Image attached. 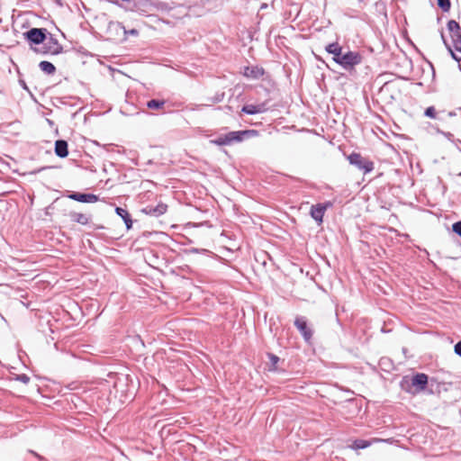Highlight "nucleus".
Segmentation results:
<instances>
[{
  "label": "nucleus",
  "mask_w": 461,
  "mask_h": 461,
  "mask_svg": "<svg viewBox=\"0 0 461 461\" xmlns=\"http://www.w3.org/2000/svg\"><path fill=\"white\" fill-rule=\"evenodd\" d=\"M326 50L333 55V60L345 69H350L361 62V56L356 51L342 53V48L339 43L333 42L326 46Z\"/></svg>",
  "instance_id": "1"
},
{
  "label": "nucleus",
  "mask_w": 461,
  "mask_h": 461,
  "mask_svg": "<svg viewBox=\"0 0 461 461\" xmlns=\"http://www.w3.org/2000/svg\"><path fill=\"white\" fill-rule=\"evenodd\" d=\"M428 384V375L423 373H418L412 376L411 381H408L406 377L401 383V387L405 392L411 394H417L425 390Z\"/></svg>",
  "instance_id": "2"
},
{
  "label": "nucleus",
  "mask_w": 461,
  "mask_h": 461,
  "mask_svg": "<svg viewBox=\"0 0 461 461\" xmlns=\"http://www.w3.org/2000/svg\"><path fill=\"white\" fill-rule=\"evenodd\" d=\"M348 159L351 165L356 166L358 169L363 170L365 174L370 173L374 169V163L363 158L359 153H351Z\"/></svg>",
  "instance_id": "3"
},
{
  "label": "nucleus",
  "mask_w": 461,
  "mask_h": 461,
  "mask_svg": "<svg viewBox=\"0 0 461 461\" xmlns=\"http://www.w3.org/2000/svg\"><path fill=\"white\" fill-rule=\"evenodd\" d=\"M48 31L45 28H32L23 33L25 40L30 43L40 45L47 40Z\"/></svg>",
  "instance_id": "4"
},
{
  "label": "nucleus",
  "mask_w": 461,
  "mask_h": 461,
  "mask_svg": "<svg viewBox=\"0 0 461 461\" xmlns=\"http://www.w3.org/2000/svg\"><path fill=\"white\" fill-rule=\"evenodd\" d=\"M258 131L256 130H243V131H230L226 133V138L229 142V145H231L235 142H241L244 140L258 136Z\"/></svg>",
  "instance_id": "5"
},
{
  "label": "nucleus",
  "mask_w": 461,
  "mask_h": 461,
  "mask_svg": "<svg viewBox=\"0 0 461 461\" xmlns=\"http://www.w3.org/2000/svg\"><path fill=\"white\" fill-rule=\"evenodd\" d=\"M447 27L450 33L455 50L461 52V27L459 23L455 20H450Z\"/></svg>",
  "instance_id": "6"
},
{
  "label": "nucleus",
  "mask_w": 461,
  "mask_h": 461,
  "mask_svg": "<svg viewBox=\"0 0 461 461\" xmlns=\"http://www.w3.org/2000/svg\"><path fill=\"white\" fill-rule=\"evenodd\" d=\"M294 326L302 334L305 341L309 342L312 338V330L308 326L305 317L298 316L294 320Z\"/></svg>",
  "instance_id": "7"
},
{
  "label": "nucleus",
  "mask_w": 461,
  "mask_h": 461,
  "mask_svg": "<svg viewBox=\"0 0 461 461\" xmlns=\"http://www.w3.org/2000/svg\"><path fill=\"white\" fill-rule=\"evenodd\" d=\"M68 197L71 200L86 203H93L99 200L98 196L94 194H85L77 192H70L69 194H68Z\"/></svg>",
  "instance_id": "8"
},
{
  "label": "nucleus",
  "mask_w": 461,
  "mask_h": 461,
  "mask_svg": "<svg viewBox=\"0 0 461 461\" xmlns=\"http://www.w3.org/2000/svg\"><path fill=\"white\" fill-rule=\"evenodd\" d=\"M42 44L49 47V51H50L51 55H58L63 51L62 45L59 44V41L51 34Z\"/></svg>",
  "instance_id": "9"
},
{
  "label": "nucleus",
  "mask_w": 461,
  "mask_h": 461,
  "mask_svg": "<svg viewBox=\"0 0 461 461\" xmlns=\"http://www.w3.org/2000/svg\"><path fill=\"white\" fill-rule=\"evenodd\" d=\"M167 205L165 203H158V205H147L142 209V212L148 215L158 217L167 212Z\"/></svg>",
  "instance_id": "10"
},
{
  "label": "nucleus",
  "mask_w": 461,
  "mask_h": 461,
  "mask_svg": "<svg viewBox=\"0 0 461 461\" xmlns=\"http://www.w3.org/2000/svg\"><path fill=\"white\" fill-rule=\"evenodd\" d=\"M267 111V107L266 103H261L258 104H245L241 108L242 113H244L246 114H250V115L265 113Z\"/></svg>",
  "instance_id": "11"
},
{
  "label": "nucleus",
  "mask_w": 461,
  "mask_h": 461,
  "mask_svg": "<svg viewBox=\"0 0 461 461\" xmlns=\"http://www.w3.org/2000/svg\"><path fill=\"white\" fill-rule=\"evenodd\" d=\"M327 209V205L322 203H317L311 207V216L319 222H322L324 212Z\"/></svg>",
  "instance_id": "12"
},
{
  "label": "nucleus",
  "mask_w": 461,
  "mask_h": 461,
  "mask_svg": "<svg viewBox=\"0 0 461 461\" xmlns=\"http://www.w3.org/2000/svg\"><path fill=\"white\" fill-rule=\"evenodd\" d=\"M55 153L59 158H66L68 155V142L64 140H56Z\"/></svg>",
  "instance_id": "13"
},
{
  "label": "nucleus",
  "mask_w": 461,
  "mask_h": 461,
  "mask_svg": "<svg viewBox=\"0 0 461 461\" xmlns=\"http://www.w3.org/2000/svg\"><path fill=\"white\" fill-rule=\"evenodd\" d=\"M115 212H116V214L118 216H120L123 220V221H124V223L126 225V228L128 230L131 229V226H132V221H131V215L128 212V211L126 209L122 208V207H116L115 208Z\"/></svg>",
  "instance_id": "14"
},
{
  "label": "nucleus",
  "mask_w": 461,
  "mask_h": 461,
  "mask_svg": "<svg viewBox=\"0 0 461 461\" xmlns=\"http://www.w3.org/2000/svg\"><path fill=\"white\" fill-rule=\"evenodd\" d=\"M70 217H71L72 221H74L79 224H82V225L88 224L89 220H90V218L87 215L81 213V212H71Z\"/></svg>",
  "instance_id": "15"
},
{
  "label": "nucleus",
  "mask_w": 461,
  "mask_h": 461,
  "mask_svg": "<svg viewBox=\"0 0 461 461\" xmlns=\"http://www.w3.org/2000/svg\"><path fill=\"white\" fill-rule=\"evenodd\" d=\"M39 68L42 72H44L47 75H53L56 72L55 66L49 61H41L39 64Z\"/></svg>",
  "instance_id": "16"
},
{
  "label": "nucleus",
  "mask_w": 461,
  "mask_h": 461,
  "mask_svg": "<svg viewBox=\"0 0 461 461\" xmlns=\"http://www.w3.org/2000/svg\"><path fill=\"white\" fill-rule=\"evenodd\" d=\"M165 104V100L151 99L147 102V107L152 110H160L164 108Z\"/></svg>",
  "instance_id": "17"
},
{
  "label": "nucleus",
  "mask_w": 461,
  "mask_h": 461,
  "mask_svg": "<svg viewBox=\"0 0 461 461\" xmlns=\"http://www.w3.org/2000/svg\"><path fill=\"white\" fill-rule=\"evenodd\" d=\"M263 70H259L258 68H250L249 67H247L245 68V72H244V75L248 77H252V78H258L260 75H263Z\"/></svg>",
  "instance_id": "18"
},
{
  "label": "nucleus",
  "mask_w": 461,
  "mask_h": 461,
  "mask_svg": "<svg viewBox=\"0 0 461 461\" xmlns=\"http://www.w3.org/2000/svg\"><path fill=\"white\" fill-rule=\"evenodd\" d=\"M370 446V442L364 439H357L353 442L351 447L353 449H364Z\"/></svg>",
  "instance_id": "19"
},
{
  "label": "nucleus",
  "mask_w": 461,
  "mask_h": 461,
  "mask_svg": "<svg viewBox=\"0 0 461 461\" xmlns=\"http://www.w3.org/2000/svg\"><path fill=\"white\" fill-rule=\"evenodd\" d=\"M212 143L218 145V146H227L229 145V142L227 140L226 135H221L218 138L212 140Z\"/></svg>",
  "instance_id": "20"
},
{
  "label": "nucleus",
  "mask_w": 461,
  "mask_h": 461,
  "mask_svg": "<svg viewBox=\"0 0 461 461\" xmlns=\"http://www.w3.org/2000/svg\"><path fill=\"white\" fill-rule=\"evenodd\" d=\"M437 4L443 12H448L451 7L450 0H437Z\"/></svg>",
  "instance_id": "21"
},
{
  "label": "nucleus",
  "mask_w": 461,
  "mask_h": 461,
  "mask_svg": "<svg viewBox=\"0 0 461 461\" xmlns=\"http://www.w3.org/2000/svg\"><path fill=\"white\" fill-rule=\"evenodd\" d=\"M440 34H441V39H442V41H443V43L445 44V46L447 47V50H448V51L450 52V54H451L452 58H453L454 59H456V61L460 60L461 59H460V58H458V57L454 53V51L452 50V49H451L450 45H449V44H448V42L447 41V40H446V38H445V36H444V32H443V31H441Z\"/></svg>",
  "instance_id": "22"
},
{
  "label": "nucleus",
  "mask_w": 461,
  "mask_h": 461,
  "mask_svg": "<svg viewBox=\"0 0 461 461\" xmlns=\"http://www.w3.org/2000/svg\"><path fill=\"white\" fill-rule=\"evenodd\" d=\"M32 50L38 54H42V55L50 54V51H49V47H46L45 45H42L41 47L32 48Z\"/></svg>",
  "instance_id": "23"
},
{
  "label": "nucleus",
  "mask_w": 461,
  "mask_h": 461,
  "mask_svg": "<svg viewBox=\"0 0 461 461\" xmlns=\"http://www.w3.org/2000/svg\"><path fill=\"white\" fill-rule=\"evenodd\" d=\"M424 114H425V116L429 117V118H433V119L437 118V112H436V109L434 108V106L428 107L425 110Z\"/></svg>",
  "instance_id": "24"
},
{
  "label": "nucleus",
  "mask_w": 461,
  "mask_h": 461,
  "mask_svg": "<svg viewBox=\"0 0 461 461\" xmlns=\"http://www.w3.org/2000/svg\"><path fill=\"white\" fill-rule=\"evenodd\" d=\"M452 230L455 233L461 237V221L455 222L452 226Z\"/></svg>",
  "instance_id": "25"
},
{
  "label": "nucleus",
  "mask_w": 461,
  "mask_h": 461,
  "mask_svg": "<svg viewBox=\"0 0 461 461\" xmlns=\"http://www.w3.org/2000/svg\"><path fill=\"white\" fill-rule=\"evenodd\" d=\"M16 380L23 384H28L30 382V377L25 374H22L17 375Z\"/></svg>",
  "instance_id": "26"
},
{
  "label": "nucleus",
  "mask_w": 461,
  "mask_h": 461,
  "mask_svg": "<svg viewBox=\"0 0 461 461\" xmlns=\"http://www.w3.org/2000/svg\"><path fill=\"white\" fill-rule=\"evenodd\" d=\"M454 352L461 357V339L454 346Z\"/></svg>",
  "instance_id": "27"
},
{
  "label": "nucleus",
  "mask_w": 461,
  "mask_h": 461,
  "mask_svg": "<svg viewBox=\"0 0 461 461\" xmlns=\"http://www.w3.org/2000/svg\"><path fill=\"white\" fill-rule=\"evenodd\" d=\"M268 357L274 366L276 365L279 361V357L274 354H268Z\"/></svg>",
  "instance_id": "28"
},
{
  "label": "nucleus",
  "mask_w": 461,
  "mask_h": 461,
  "mask_svg": "<svg viewBox=\"0 0 461 461\" xmlns=\"http://www.w3.org/2000/svg\"><path fill=\"white\" fill-rule=\"evenodd\" d=\"M32 454H33L35 456H37L40 460H42L43 457L41 456H40L39 454L35 453L34 451L31 450L30 451Z\"/></svg>",
  "instance_id": "29"
},
{
  "label": "nucleus",
  "mask_w": 461,
  "mask_h": 461,
  "mask_svg": "<svg viewBox=\"0 0 461 461\" xmlns=\"http://www.w3.org/2000/svg\"><path fill=\"white\" fill-rule=\"evenodd\" d=\"M131 34H137V31H136V30H131Z\"/></svg>",
  "instance_id": "30"
},
{
  "label": "nucleus",
  "mask_w": 461,
  "mask_h": 461,
  "mask_svg": "<svg viewBox=\"0 0 461 461\" xmlns=\"http://www.w3.org/2000/svg\"><path fill=\"white\" fill-rule=\"evenodd\" d=\"M458 67H459V69L461 70V59L458 60Z\"/></svg>",
  "instance_id": "31"
}]
</instances>
